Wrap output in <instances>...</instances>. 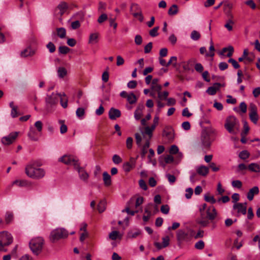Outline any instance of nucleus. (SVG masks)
<instances>
[{"mask_svg":"<svg viewBox=\"0 0 260 260\" xmlns=\"http://www.w3.org/2000/svg\"><path fill=\"white\" fill-rule=\"evenodd\" d=\"M25 172L27 176L34 179L43 178L46 174L45 170L39 167L37 161H30L25 167Z\"/></svg>","mask_w":260,"mask_h":260,"instance_id":"f257e3e1","label":"nucleus"},{"mask_svg":"<svg viewBox=\"0 0 260 260\" xmlns=\"http://www.w3.org/2000/svg\"><path fill=\"white\" fill-rule=\"evenodd\" d=\"M68 232L63 228H57L53 230L50 235V240L52 242H56L60 239L66 238Z\"/></svg>","mask_w":260,"mask_h":260,"instance_id":"f03ea898","label":"nucleus"},{"mask_svg":"<svg viewBox=\"0 0 260 260\" xmlns=\"http://www.w3.org/2000/svg\"><path fill=\"white\" fill-rule=\"evenodd\" d=\"M13 242L11 234L6 231L0 232V251H6L5 247L10 245Z\"/></svg>","mask_w":260,"mask_h":260,"instance_id":"7ed1b4c3","label":"nucleus"},{"mask_svg":"<svg viewBox=\"0 0 260 260\" xmlns=\"http://www.w3.org/2000/svg\"><path fill=\"white\" fill-rule=\"evenodd\" d=\"M44 244V240L41 237H37L31 239L29 242V247L32 252L38 255L42 251Z\"/></svg>","mask_w":260,"mask_h":260,"instance_id":"20e7f679","label":"nucleus"},{"mask_svg":"<svg viewBox=\"0 0 260 260\" xmlns=\"http://www.w3.org/2000/svg\"><path fill=\"white\" fill-rule=\"evenodd\" d=\"M159 117L157 114H156L153 120V124L150 126H146L144 128V131H142V134L144 137L145 135L149 137V138H151L153 135V132L155 129L156 126L158 124Z\"/></svg>","mask_w":260,"mask_h":260,"instance_id":"39448f33","label":"nucleus"},{"mask_svg":"<svg viewBox=\"0 0 260 260\" xmlns=\"http://www.w3.org/2000/svg\"><path fill=\"white\" fill-rule=\"evenodd\" d=\"M59 161L67 165L73 166L74 168L79 164L77 157L72 155H64L59 158Z\"/></svg>","mask_w":260,"mask_h":260,"instance_id":"423d86ee","label":"nucleus"},{"mask_svg":"<svg viewBox=\"0 0 260 260\" xmlns=\"http://www.w3.org/2000/svg\"><path fill=\"white\" fill-rule=\"evenodd\" d=\"M238 123V120L235 116H231L227 118L224 126L230 133L234 134V128L237 127Z\"/></svg>","mask_w":260,"mask_h":260,"instance_id":"0eeeda50","label":"nucleus"},{"mask_svg":"<svg viewBox=\"0 0 260 260\" xmlns=\"http://www.w3.org/2000/svg\"><path fill=\"white\" fill-rule=\"evenodd\" d=\"M211 145L210 137L208 134L204 133L201 136V144L200 148L205 152V151L209 148Z\"/></svg>","mask_w":260,"mask_h":260,"instance_id":"6e6552de","label":"nucleus"},{"mask_svg":"<svg viewBox=\"0 0 260 260\" xmlns=\"http://www.w3.org/2000/svg\"><path fill=\"white\" fill-rule=\"evenodd\" d=\"M249 118L254 124H256L258 119V115L257 113V107L253 104H251L249 107Z\"/></svg>","mask_w":260,"mask_h":260,"instance_id":"1a4fd4ad","label":"nucleus"},{"mask_svg":"<svg viewBox=\"0 0 260 260\" xmlns=\"http://www.w3.org/2000/svg\"><path fill=\"white\" fill-rule=\"evenodd\" d=\"M17 136V132L11 133L8 136L3 137L2 139V142L4 145H10L14 141Z\"/></svg>","mask_w":260,"mask_h":260,"instance_id":"9d476101","label":"nucleus"},{"mask_svg":"<svg viewBox=\"0 0 260 260\" xmlns=\"http://www.w3.org/2000/svg\"><path fill=\"white\" fill-rule=\"evenodd\" d=\"M207 218L211 221H213L215 219L217 216V212L213 206H211L208 207L206 210Z\"/></svg>","mask_w":260,"mask_h":260,"instance_id":"9b49d317","label":"nucleus"},{"mask_svg":"<svg viewBox=\"0 0 260 260\" xmlns=\"http://www.w3.org/2000/svg\"><path fill=\"white\" fill-rule=\"evenodd\" d=\"M75 169L78 171L80 179L85 182H87L89 178V175L85 169L83 168L80 167V164L75 167Z\"/></svg>","mask_w":260,"mask_h":260,"instance_id":"f8f14e48","label":"nucleus"},{"mask_svg":"<svg viewBox=\"0 0 260 260\" xmlns=\"http://www.w3.org/2000/svg\"><path fill=\"white\" fill-rule=\"evenodd\" d=\"M58 94L57 93H52L51 95H48L46 98L47 104L52 106L56 104L58 102Z\"/></svg>","mask_w":260,"mask_h":260,"instance_id":"ddd939ff","label":"nucleus"},{"mask_svg":"<svg viewBox=\"0 0 260 260\" xmlns=\"http://www.w3.org/2000/svg\"><path fill=\"white\" fill-rule=\"evenodd\" d=\"M246 203H245L244 204L240 203H235L233 206V209L236 210L238 213H241L243 215H245L246 213Z\"/></svg>","mask_w":260,"mask_h":260,"instance_id":"4468645a","label":"nucleus"},{"mask_svg":"<svg viewBox=\"0 0 260 260\" xmlns=\"http://www.w3.org/2000/svg\"><path fill=\"white\" fill-rule=\"evenodd\" d=\"M177 238L178 241L182 242L188 240L189 236L187 232L182 230H179L177 233Z\"/></svg>","mask_w":260,"mask_h":260,"instance_id":"2eb2a0df","label":"nucleus"},{"mask_svg":"<svg viewBox=\"0 0 260 260\" xmlns=\"http://www.w3.org/2000/svg\"><path fill=\"white\" fill-rule=\"evenodd\" d=\"M162 244L159 242H154V246L157 248V249L160 250L162 248H165L167 247L170 244V238L169 236H167L162 238Z\"/></svg>","mask_w":260,"mask_h":260,"instance_id":"dca6fc26","label":"nucleus"},{"mask_svg":"<svg viewBox=\"0 0 260 260\" xmlns=\"http://www.w3.org/2000/svg\"><path fill=\"white\" fill-rule=\"evenodd\" d=\"M222 86H223V85H222L221 83H215L212 86L208 87L206 92L210 95H215L217 91Z\"/></svg>","mask_w":260,"mask_h":260,"instance_id":"f3484780","label":"nucleus"},{"mask_svg":"<svg viewBox=\"0 0 260 260\" xmlns=\"http://www.w3.org/2000/svg\"><path fill=\"white\" fill-rule=\"evenodd\" d=\"M226 14L230 18L226 20V23L224 26L229 31H231L233 30V25L235 23L233 20L234 16L231 11H229Z\"/></svg>","mask_w":260,"mask_h":260,"instance_id":"a211bd4d","label":"nucleus"},{"mask_svg":"<svg viewBox=\"0 0 260 260\" xmlns=\"http://www.w3.org/2000/svg\"><path fill=\"white\" fill-rule=\"evenodd\" d=\"M145 107L143 104H139L137 106L134 112V117L136 120H139L140 119V118L143 115V111Z\"/></svg>","mask_w":260,"mask_h":260,"instance_id":"6ab92c4d","label":"nucleus"},{"mask_svg":"<svg viewBox=\"0 0 260 260\" xmlns=\"http://www.w3.org/2000/svg\"><path fill=\"white\" fill-rule=\"evenodd\" d=\"M196 62L195 58H191L186 62H183L182 64L183 69L186 71H193L192 69L193 64Z\"/></svg>","mask_w":260,"mask_h":260,"instance_id":"aec40b11","label":"nucleus"},{"mask_svg":"<svg viewBox=\"0 0 260 260\" xmlns=\"http://www.w3.org/2000/svg\"><path fill=\"white\" fill-rule=\"evenodd\" d=\"M121 116V112L120 110L112 108L109 111V117L111 120H115L116 118Z\"/></svg>","mask_w":260,"mask_h":260,"instance_id":"412c9836","label":"nucleus"},{"mask_svg":"<svg viewBox=\"0 0 260 260\" xmlns=\"http://www.w3.org/2000/svg\"><path fill=\"white\" fill-rule=\"evenodd\" d=\"M35 53V51L31 47H28L21 52L20 55L22 57L32 56Z\"/></svg>","mask_w":260,"mask_h":260,"instance_id":"4be33fe9","label":"nucleus"},{"mask_svg":"<svg viewBox=\"0 0 260 260\" xmlns=\"http://www.w3.org/2000/svg\"><path fill=\"white\" fill-rule=\"evenodd\" d=\"M259 193V189L257 186H254L251 188L247 193V198L249 201H252L253 199L254 195L257 194Z\"/></svg>","mask_w":260,"mask_h":260,"instance_id":"5701e85b","label":"nucleus"},{"mask_svg":"<svg viewBox=\"0 0 260 260\" xmlns=\"http://www.w3.org/2000/svg\"><path fill=\"white\" fill-rule=\"evenodd\" d=\"M60 99V103L61 106L63 108H66L68 107V100L66 94L64 93H59L58 99Z\"/></svg>","mask_w":260,"mask_h":260,"instance_id":"b1692460","label":"nucleus"},{"mask_svg":"<svg viewBox=\"0 0 260 260\" xmlns=\"http://www.w3.org/2000/svg\"><path fill=\"white\" fill-rule=\"evenodd\" d=\"M151 138H148L146 139L145 144L143 146L141 149V155L142 157H144L145 156L146 154L147 153V149L150 146V140Z\"/></svg>","mask_w":260,"mask_h":260,"instance_id":"393cba45","label":"nucleus"},{"mask_svg":"<svg viewBox=\"0 0 260 260\" xmlns=\"http://www.w3.org/2000/svg\"><path fill=\"white\" fill-rule=\"evenodd\" d=\"M197 173L203 176H206L209 173V168L205 166H201L197 169Z\"/></svg>","mask_w":260,"mask_h":260,"instance_id":"a878e982","label":"nucleus"},{"mask_svg":"<svg viewBox=\"0 0 260 260\" xmlns=\"http://www.w3.org/2000/svg\"><path fill=\"white\" fill-rule=\"evenodd\" d=\"M57 8L59 10V13L60 15L62 16L68 9V5L67 3L62 2L58 5Z\"/></svg>","mask_w":260,"mask_h":260,"instance_id":"bb28decb","label":"nucleus"},{"mask_svg":"<svg viewBox=\"0 0 260 260\" xmlns=\"http://www.w3.org/2000/svg\"><path fill=\"white\" fill-rule=\"evenodd\" d=\"M158 79L154 78L152 80L151 89L157 92H159L161 90V86L158 84Z\"/></svg>","mask_w":260,"mask_h":260,"instance_id":"cd10ccee","label":"nucleus"},{"mask_svg":"<svg viewBox=\"0 0 260 260\" xmlns=\"http://www.w3.org/2000/svg\"><path fill=\"white\" fill-rule=\"evenodd\" d=\"M234 49L233 47L230 46L228 47L223 48L221 50L220 54L223 55L224 53L227 52L228 53L226 54V56L230 57L232 56L234 53Z\"/></svg>","mask_w":260,"mask_h":260,"instance_id":"c85d7f7f","label":"nucleus"},{"mask_svg":"<svg viewBox=\"0 0 260 260\" xmlns=\"http://www.w3.org/2000/svg\"><path fill=\"white\" fill-rule=\"evenodd\" d=\"M103 181L106 186H109L111 184V180L110 175L107 172L103 173Z\"/></svg>","mask_w":260,"mask_h":260,"instance_id":"c756f323","label":"nucleus"},{"mask_svg":"<svg viewBox=\"0 0 260 260\" xmlns=\"http://www.w3.org/2000/svg\"><path fill=\"white\" fill-rule=\"evenodd\" d=\"M57 36L60 39H64L66 36V30L63 27H59L56 28Z\"/></svg>","mask_w":260,"mask_h":260,"instance_id":"7c9ffc66","label":"nucleus"},{"mask_svg":"<svg viewBox=\"0 0 260 260\" xmlns=\"http://www.w3.org/2000/svg\"><path fill=\"white\" fill-rule=\"evenodd\" d=\"M67 75V71L64 67H59L57 69V75L59 78H63Z\"/></svg>","mask_w":260,"mask_h":260,"instance_id":"2f4dec72","label":"nucleus"},{"mask_svg":"<svg viewBox=\"0 0 260 260\" xmlns=\"http://www.w3.org/2000/svg\"><path fill=\"white\" fill-rule=\"evenodd\" d=\"M248 169L252 172H260V167L256 163H251L249 165Z\"/></svg>","mask_w":260,"mask_h":260,"instance_id":"473e14b6","label":"nucleus"},{"mask_svg":"<svg viewBox=\"0 0 260 260\" xmlns=\"http://www.w3.org/2000/svg\"><path fill=\"white\" fill-rule=\"evenodd\" d=\"M99 37L98 33H92L89 36L88 43L89 44H94L98 42V39Z\"/></svg>","mask_w":260,"mask_h":260,"instance_id":"72a5a7b5","label":"nucleus"},{"mask_svg":"<svg viewBox=\"0 0 260 260\" xmlns=\"http://www.w3.org/2000/svg\"><path fill=\"white\" fill-rule=\"evenodd\" d=\"M178 12V8L177 5H173L168 10L169 15H175Z\"/></svg>","mask_w":260,"mask_h":260,"instance_id":"f704fd0d","label":"nucleus"},{"mask_svg":"<svg viewBox=\"0 0 260 260\" xmlns=\"http://www.w3.org/2000/svg\"><path fill=\"white\" fill-rule=\"evenodd\" d=\"M106 202L105 200L101 201L98 205V210L100 213L103 212L106 209Z\"/></svg>","mask_w":260,"mask_h":260,"instance_id":"c9c22d12","label":"nucleus"},{"mask_svg":"<svg viewBox=\"0 0 260 260\" xmlns=\"http://www.w3.org/2000/svg\"><path fill=\"white\" fill-rule=\"evenodd\" d=\"M127 100L130 104H134L136 103L137 99L135 94L131 92V93L128 94V95L127 98Z\"/></svg>","mask_w":260,"mask_h":260,"instance_id":"e433bc0d","label":"nucleus"},{"mask_svg":"<svg viewBox=\"0 0 260 260\" xmlns=\"http://www.w3.org/2000/svg\"><path fill=\"white\" fill-rule=\"evenodd\" d=\"M130 11L133 14V13L139 12L142 11V10L138 4L133 3L131 6Z\"/></svg>","mask_w":260,"mask_h":260,"instance_id":"4c0bfd02","label":"nucleus"},{"mask_svg":"<svg viewBox=\"0 0 260 260\" xmlns=\"http://www.w3.org/2000/svg\"><path fill=\"white\" fill-rule=\"evenodd\" d=\"M14 216L12 212L10 211H7L6 213L5 216V221L8 224L12 221L13 220Z\"/></svg>","mask_w":260,"mask_h":260,"instance_id":"58836bf2","label":"nucleus"},{"mask_svg":"<svg viewBox=\"0 0 260 260\" xmlns=\"http://www.w3.org/2000/svg\"><path fill=\"white\" fill-rule=\"evenodd\" d=\"M135 166V164L133 162H126L123 165V169L125 172H129L132 168Z\"/></svg>","mask_w":260,"mask_h":260,"instance_id":"ea45409f","label":"nucleus"},{"mask_svg":"<svg viewBox=\"0 0 260 260\" xmlns=\"http://www.w3.org/2000/svg\"><path fill=\"white\" fill-rule=\"evenodd\" d=\"M190 38L194 41H197L201 38V35L199 32L194 30L191 33Z\"/></svg>","mask_w":260,"mask_h":260,"instance_id":"a19ab883","label":"nucleus"},{"mask_svg":"<svg viewBox=\"0 0 260 260\" xmlns=\"http://www.w3.org/2000/svg\"><path fill=\"white\" fill-rule=\"evenodd\" d=\"M76 114L78 118L82 119L85 114L84 109L83 108H78L76 110Z\"/></svg>","mask_w":260,"mask_h":260,"instance_id":"79ce46f5","label":"nucleus"},{"mask_svg":"<svg viewBox=\"0 0 260 260\" xmlns=\"http://www.w3.org/2000/svg\"><path fill=\"white\" fill-rule=\"evenodd\" d=\"M209 50H210V53H206L205 55L206 56H211V57H213L214 55V50H215V49H214V45H213V43L212 42V41H211L210 42V46L209 47Z\"/></svg>","mask_w":260,"mask_h":260,"instance_id":"37998d69","label":"nucleus"},{"mask_svg":"<svg viewBox=\"0 0 260 260\" xmlns=\"http://www.w3.org/2000/svg\"><path fill=\"white\" fill-rule=\"evenodd\" d=\"M157 93L158 98L161 100H167L169 94V92L167 91H165L162 92H161V91H160L159 92H157Z\"/></svg>","mask_w":260,"mask_h":260,"instance_id":"c03bdc74","label":"nucleus"},{"mask_svg":"<svg viewBox=\"0 0 260 260\" xmlns=\"http://www.w3.org/2000/svg\"><path fill=\"white\" fill-rule=\"evenodd\" d=\"M159 26H155L149 31V35L152 37H155L158 35V30Z\"/></svg>","mask_w":260,"mask_h":260,"instance_id":"a18cd8bd","label":"nucleus"},{"mask_svg":"<svg viewBox=\"0 0 260 260\" xmlns=\"http://www.w3.org/2000/svg\"><path fill=\"white\" fill-rule=\"evenodd\" d=\"M70 50V49L65 46H60L58 48V52L60 54H67Z\"/></svg>","mask_w":260,"mask_h":260,"instance_id":"49530a36","label":"nucleus"},{"mask_svg":"<svg viewBox=\"0 0 260 260\" xmlns=\"http://www.w3.org/2000/svg\"><path fill=\"white\" fill-rule=\"evenodd\" d=\"M250 154L247 150H243L240 152L239 156L242 159H246L249 157Z\"/></svg>","mask_w":260,"mask_h":260,"instance_id":"de8ad7c7","label":"nucleus"},{"mask_svg":"<svg viewBox=\"0 0 260 260\" xmlns=\"http://www.w3.org/2000/svg\"><path fill=\"white\" fill-rule=\"evenodd\" d=\"M204 199L206 202H210L211 204H214L217 202L213 196H211L209 194H205Z\"/></svg>","mask_w":260,"mask_h":260,"instance_id":"09e8293b","label":"nucleus"},{"mask_svg":"<svg viewBox=\"0 0 260 260\" xmlns=\"http://www.w3.org/2000/svg\"><path fill=\"white\" fill-rule=\"evenodd\" d=\"M108 19L110 23V26L111 27H113L114 29H116L117 27V23L115 22L116 17L114 18L110 17Z\"/></svg>","mask_w":260,"mask_h":260,"instance_id":"8fccbe9b","label":"nucleus"},{"mask_svg":"<svg viewBox=\"0 0 260 260\" xmlns=\"http://www.w3.org/2000/svg\"><path fill=\"white\" fill-rule=\"evenodd\" d=\"M47 48L48 49L50 53H53L56 50V47L54 44L51 42H49L46 45Z\"/></svg>","mask_w":260,"mask_h":260,"instance_id":"3c124183","label":"nucleus"},{"mask_svg":"<svg viewBox=\"0 0 260 260\" xmlns=\"http://www.w3.org/2000/svg\"><path fill=\"white\" fill-rule=\"evenodd\" d=\"M141 234L140 230H137L135 232H131L128 233L127 236L129 238H135Z\"/></svg>","mask_w":260,"mask_h":260,"instance_id":"603ef678","label":"nucleus"},{"mask_svg":"<svg viewBox=\"0 0 260 260\" xmlns=\"http://www.w3.org/2000/svg\"><path fill=\"white\" fill-rule=\"evenodd\" d=\"M166 178L168 179V181L171 184L174 183L176 180L175 176L170 174H167L166 175Z\"/></svg>","mask_w":260,"mask_h":260,"instance_id":"864d4df0","label":"nucleus"},{"mask_svg":"<svg viewBox=\"0 0 260 260\" xmlns=\"http://www.w3.org/2000/svg\"><path fill=\"white\" fill-rule=\"evenodd\" d=\"M133 15L134 17L138 18L140 22H143L144 20V17L142 14V11L139 12L133 13Z\"/></svg>","mask_w":260,"mask_h":260,"instance_id":"5fc2aeb1","label":"nucleus"},{"mask_svg":"<svg viewBox=\"0 0 260 260\" xmlns=\"http://www.w3.org/2000/svg\"><path fill=\"white\" fill-rule=\"evenodd\" d=\"M113 162L116 165L120 164L122 160L121 158L117 154H114L112 157Z\"/></svg>","mask_w":260,"mask_h":260,"instance_id":"6e6d98bb","label":"nucleus"},{"mask_svg":"<svg viewBox=\"0 0 260 260\" xmlns=\"http://www.w3.org/2000/svg\"><path fill=\"white\" fill-rule=\"evenodd\" d=\"M228 62L232 64L234 69H237L240 68V65L238 62L233 58H230L228 60Z\"/></svg>","mask_w":260,"mask_h":260,"instance_id":"4d7b16f0","label":"nucleus"},{"mask_svg":"<svg viewBox=\"0 0 260 260\" xmlns=\"http://www.w3.org/2000/svg\"><path fill=\"white\" fill-rule=\"evenodd\" d=\"M194 247L197 249H203L205 247V243L203 241L200 240L195 244Z\"/></svg>","mask_w":260,"mask_h":260,"instance_id":"13d9d810","label":"nucleus"},{"mask_svg":"<svg viewBox=\"0 0 260 260\" xmlns=\"http://www.w3.org/2000/svg\"><path fill=\"white\" fill-rule=\"evenodd\" d=\"M119 236V232L116 231H112L109 234V238L112 240H115Z\"/></svg>","mask_w":260,"mask_h":260,"instance_id":"bf43d9fd","label":"nucleus"},{"mask_svg":"<svg viewBox=\"0 0 260 260\" xmlns=\"http://www.w3.org/2000/svg\"><path fill=\"white\" fill-rule=\"evenodd\" d=\"M194 69L197 72L201 73L204 71V67L201 63H197L194 65Z\"/></svg>","mask_w":260,"mask_h":260,"instance_id":"052dcab7","label":"nucleus"},{"mask_svg":"<svg viewBox=\"0 0 260 260\" xmlns=\"http://www.w3.org/2000/svg\"><path fill=\"white\" fill-rule=\"evenodd\" d=\"M232 185L234 187L240 188L242 186V183L240 180H234L232 182Z\"/></svg>","mask_w":260,"mask_h":260,"instance_id":"680f3d73","label":"nucleus"},{"mask_svg":"<svg viewBox=\"0 0 260 260\" xmlns=\"http://www.w3.org/2000/svg\"><path fill=\"white\" fill-rule=\"evenodd\" d=\"M169 210L170 207L168 205H163L160 207L161 212L165 214H168Z\"/></svg>","mask_w":260,"mask_h":260,"instance_id":"e2e57ef3","label":"nucleus"},{"mask_svg":"<svg viewBox=\"0 0 260 260\" xmlns=\"http://www.w3.org/2000/svg\"><path fill=\"white\" fill-rule=\"evenodd\" d=\"M152 48V43L149 42L148 43L145 47H144V52L145 53H149L151 52V49Z\"/></svg>","mask_w":260,"mask_h":260,"instance_id":"0e129e2a","label":"nucleus"},{"mask_svg":"<svg viewBox=\"0 0 260 260\" xmlns=\"http://www.w3.org/2000/svg\"><path fill=\"white\" fill-rule=\"evenodd\" d=\"M61 123L60 127V132L61 134H64L67 132L68 128L66 124H64L63 121H60L59 122Z\"/></svg>","mask_w":260,"mask_h":260,"instance_id":"69168bd1","label":"nucleus"},{"mask_svg":"<svg viewBox=\"0 0 260 260\" xmlns=\"http://www.w3.org/2000/svg\"><path fill=\"white\" fill-rule=\"evenodd\" d=\"M247 105L244 102H241L239 105V108L243 113H245L247 111Z\"/></svg>","mask_w":260,"mask_h":260,"instance_id":"338daca9","label":"nucleus"},{"mask_svg":"<svg viewBox=\"0 0 260 260\" xmlns=\"http://www.w3.org/2000/svg\"><path fill=\"white\" fill-rule=\"evenodd\" d=\"M133 139L132 137H128L126 141V147L127 149H131L133 146Z\"/></svg>","mask_w":260,"mask_h":260,"instance_id":"774afa93","label":"nucleus"}]
</instances>
